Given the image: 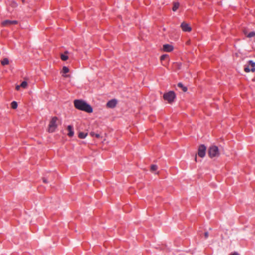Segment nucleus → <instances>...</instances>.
I'll return each mask as SVG.
<instances>
[{"mask_svg": "<svg viewBox=\"0 0 255 255\" xmlns=\"http://www.w3.org/2000/svg\"><path fill=\"white\" fill-rule=\"evenodd\" d=\"M68 51H65L64 54H62L61 55V59L63 61H66L68 59V56L67 55Z\"/></svg>", "mask_w": 255, "mask_h": 255, "instance_id": "nucleus-12", "label": "nucleus"}, {"mask_svg": "<svg viewBox=\"0 0 255 255\" xmlns=\"http://www.w3.org/2000/svg\"><path fill=\"white\" fill-rule=\"evenodd\" d=\"M157 169V166L156 165H152L150 167V170L152 171H156Z\"/></svg>", "mask_w": 255, "mask_h": 255, "instance_id": "nucleus-20", "label": "nucleus"}, {"mask_svg": "<svg viewBox=\"0 0 255 255\" xmlns=\"http://www.w3.org/2000/svg\"><path fill=\"white\" fill-rule=\"evenodd\" d=\"M11 108H12L13 109H16L17 107V103L15 101L12 102L11 103Z\"/></svg>", "mask_w": 255, "mask_h": 255, "instance_id": "nucleus-18", "label": "nucleus"}, {"mask_svg": "<svg viewBox=\"0 0 255 255\" xmlns=\"http://www.w3.org/2000/svg\"><path fill=\"white\" fill-rule=\"evenodd\" d=\"M9 63V60L7 58H5L1 61V64L2 65L4 66L8 65Z\"/></svg>", "mask_w": 255, "mask_h": 255, "instance_id": "nucleus-16", "label": "nucleus"}, {"mask_svg": "<svg viewBox=\"0 0 255 255\" xmlns=\"http://www.w3.org/2000/svg\"><path fill=\"white\" fill-rule=\"evenodd\" d=\"M173 50V47L172 45L166 44L163 46V50L165 52H169Z\"/></svg>", "mask_w": 255, "mask_h": 255, "instance_id": "nucleus-10", "label": "nucleus"}, {"mask_svg": "<svg viewBox=\"0 0 255 255\" xmlns=\"http://www.w3.org/2000/svg\"><path fill=\"white\" fill-rule=\"evenodd\" d=\"M230 255H239L237 253L235 252L233 254H231Z\"/></svg>", "mask_w": 255, "mask_h": 255, "instance_id": "nucleus-28", "label": "nucleus"}, {"mask_svg": "<svg viewBox=\"0 0 255 255\" xmlns=\"http://www.w3.org/2000/svg\"><path fill=\"white\" fill-rule=\"evenodd\" d=\"M69 71V68L67 67L64 66L62 68V72L63 73H67Z\"/></svg>", "mask_w": 255, "mask_h": 255, "instance_id": "nucleus-19", "label": "nucleus"}, {"mask_svg": "<svg viewBox=\"0 0 255 255\" xmlns=\"http://www.w3.org/2000/svg\"><path fill=\"white\" fill-rule=\"evenodd\" d=\"M20 87V85H17L15 88L16 90L17 91L19 90Z\"/></svg>", "mask_w": 255, "mask_h": 255, "instance_id": "nucleus-27", "label": "nucleus"}, {"mask_svg": "<svg viewBox=\"0 0 255 255\" xmlns=\"http://www.w3.org/2000/svg\"><path fill=\"white\" fill-rule=\"evenodd\" d=\"M87 133H85L84 132H80L79 133V134H78V137L80 138H81V139H83L84 138L86 137V136H87Z\"/></svg>", "mask_w": 255, "mask_h": 255, "instance_id": "nucleus-17", "label": "nucleus"}, {"mask_svg": "<svg viewBox=\"0 0 255 255\" xmlns=\"http://www.w3.org/2000/svg\"><path fill=\"white\" fill-rule=\"evenodd\" d=\"M8 10L10 11V8L8 7Z\"/></svg>", "mask_w": 255, "mask_h": 255, "instance_id": "nucleus-29", "label": "nucleus"}, {"mask_svg": "<svg viewBox=\"0 0 255 255\" xmlns=\"http://www.w3.org/2000/svg\"><path fill=\"white\" fill-rule=\"evenodd\" d=\"M117 104V101L116 99H112L108 102L107 107L109 108H115Z\"/></svg>", "mask_w": 255, "mask_h": 255, "instance_id": "nucleus-9", "label": "nucleus"}, {"mask_svg": "<svg viewBox=\"0 0 255 255\" xmlns=\"http://www.w3.org/2000/svg\"><path fill=\"white\" fill-rule=\"evenodd\" d=\"M58 120V119L57 117H53L52 118L48 126V131L49 132H53L55 131L56 128H57L56 123Z\"/></svg>", "mask_w": 255, "mask_h": 255, "instance_id": "nucleus-3", "label": "nucleus"}, {"mask_svg": "<svg viewBox=\"0 0 255 255\" xmlns=\"http://www.w3.org/2000/svg\"><path fill=\"white\" fill-rule=\"evenodd\" d=\"M208 153L211 158L218 157L220 155L218 147L215 145H212L209 147Z\"/></svg>", "mask_w": 255, "mask_h": 255, "instance_id": "nucleus-4", "label": "nucleus"}, {"mask_svg": "<svg viewBox=\"0 0 255 255\" xmlns=\"http://www.w3.org/2000/svg\"><path fill=\"white\" fill-rule=\"evenodd\" d=\"M42 180H43V182L45 183H48V181L47 180V179L45 178H42Z\"/></svg>", "mask_w": 255, "mask_h": 255, "instance_id": "nucleus-26", "label": "nucleus"}, {"mask_svg": "<svg viewBox=\"0 0 255 255\" xmlns=\"http://www.w3.org/2000/svg\"><path fill=\"white\" fill-rule=\"evenodd\" d=\"M181 27L182 30L184 32H190L192 30V28L190 25L184 22L181 23Z\"/></svg>", "mask_w": 255, "mask_h": 255, "instance_id": "nucleus-8", "label": "nucleus"}, {"mask_svg": "<svg viewBox=\"0 0 255 255\" xmlns=\"http://www.w3.org/2000/svg\"><path fill=\"white\" fill-rule=\"evenodd\" d=\"M74 105L75 107L78 110L86 112L88 113L93 112L92 107L82 100H74Z\"/></svg>", "mask_w": 255, "mask_h": 255, "instance_id": "nucleus-1", "label": "nucleus"}, {"mask_svg": "<svg viewBox=\"0 0 255 255\" xmlns=\"http://www.w3.org/2000/svg\"><path fill=\"white\" fill-rule=\"evenodd\" d=\"M20 85V87H21L23 88H25L27 87V83L26 81H23Z\"/></svg>", "mask_w": 255, "mask_h": 255, "instance_id": "nucleus-21", "label": "nucleus"}, {"mask_svg": "<svg viewBox=\"0 0 255 255\" xmlns=\"http://www.w3.org/2000/svg\"><path fill=\"white\" fill-rule=\"evenodd\" d=\"M168 57V55L167 54H164V55H162L160 57V60L161 61L162 60H164V59H165L166 58H167Z\"/></svg>", "mask_w": 255, "mask_h": 255, "instance_id": "nucleus-23", "label": "nucleus"}, {"mask_svg": "<svg viewBox=\"0 0 255 255\" xmlns=\"http://www.w3.org/2000/svg\"><path fill=\"white\" fill-rule=\"evenodd\" d=\"M67 129L69 131V132L68 133V135L70 137L73 136L74 135V133L73 127L71 125L68 126Z\"/></svg>", "mask_w": 255, "mask_h": 255, "instance_id": "nucleus-11", "label": "nucleus"}, {"mask_svg": "<svg viewBox=\"0 0 255 255\" xmlns=\"http://www.w3.org/2000/svg\"><path fill=\"white\" fill-rule=\"evenodd\" d=\"M244 32L245 34L247 35V37H249V38H251V37H252L255 36V32H254V31L251 32L247 34L246 30H244Z\"/></svg>", "mask_w": 255, "mask_h": 255, "instance_id": "nucleus-14", "label": "nucleus"}, {"mask_svg": "<svg viewBox=\"0 0 255 255\" xmlns=\"http://www.w3.org/2000/svg\"><path fill=\"white\" fill-rule=\"evenodd\" d=\"M204 236H205V239H207V238L208 237V236H209V234H208V232H205V233H204Z\"/></svg>", "mask_w": 255, "mask_h": 255, "instance_id": "nucleus-25", "label": "nucleus"}, {"mask_svg": "<svg viewBox=\"0 0 255 255\" xmlns=\"http://www.w3.org/2000/svg\"><path fill=\"white\" fill-rule=\"evenodd\" d=\"M90 134H91L92 136H96V137H97V138H99V137H100V134H99L95 133H94V132H91L90 133Z\"/></svg>", "mask_w": 255, "mask_h": 255, "instance_id": "nucleus-22", "label": "nucleus"}, {"mask_svg": "<svg viewBox=\"0 0 255 255\" xmlns=\"http://www.w3.org/2000/svg\"><path fill=\"white\" fill-rule=\"evenodd\" d=\"M206 147L204 144L199 145L198 150V155L200 157H204L205 155Z\"/></svg>", "mask_w": 255, "mask_h": 255, "instance_id": "nucleus-6", "label": "nucleus"}, {"mask_svg": "<svg viewBox=\"0 0 255 255\" xmlns=\"http://www.w3.org/2000/svg\"><path fill=\"white\" fill-rule=\"evenodd\" d=\"M11 5L12 7L14 8L17 6V4L15 1H12L11 2Z\"/></svg>", "mask_w": 255, "mask_h": 255, "instance_id": "nucleus-24", "label": "nucleus"}, {"mask_svg": "<svg viewBox=\"0 0 255 255\" xmlns=\"http://www.w3.org/2000/svg\"><path fill=\"white\" fill-rule=\"evenodd\" d=\"M177 86L178 87L181 88L182 90V91L184 92L187 91V88L184 86L181 83H178Z\"/></svg>", "mask_w": 255, "mask_h": 255, "instance_id": "nucleus-13", "label": "nucleus"}, {"mask_svg": "<svg viewBox=\"0 0 255 255\" xmlns=\"http://www.w3.org/2000/svg\"><path fill=\"white\" fill-rule=\"evenodd\" d=\"M163 97L164 100L167 101L168 103L171 104L174 102L176 98V94L174 91H170L164 93Z\"/></svg>", "mask_w": 255, "mask_h": 255, "instance_id": "nucleus-2", "label": "nucleus"}, {"mask_svg": "<svg viewBox=\"0 0 255 255\" xmlns=\"http://www.w3.org/2000/svg\"><path fill=\"white\" fill-rule=\"evenodd\" d=\"M248 65L245 66L244 68V71L246 72H249L250 71H255V63L252 60H250L248 62Z\"/></svg>", "mask_w": 255, "mask_h": 255, "instance_id": "nucleus-5", "label": "nucleus"}, {"mask_svg": "<svg viewBox=\"0 0 255 255\" xmlns=\"http://www.w3.org/2000/svg\"><path fill=\"white\" fill-rule=\"evenodd\" d=\"M17 23L18 21L17 20H5L2 22L1 24L3 26H7L11 25L17 24Z\"/></svg>", "mask_w": 255, "mask_h": 255, "instance_id": "nucleus-7", "label": "nucleus"}, {"mask_svg": "<svg viewBox=\"0 0 255 255\" xmlns=\"http://www.w3.org/2000/svg\"><path fill=\"white\" fill-rule=\"evenodd\" d=\"M22 1H24V0H22Z\"/></svg>", "mask_w": 255, "mask_h": 255, "instance_id": "nucleus-30", "label": "nucleus"}, {"mask_svg": "<svg viewBox=\"0 0 255 255\" xmlns=\"http://www.w3.org/2000/svg\"><path fill=\"white\" fill-rule=\"evenodd\" d=\"M179 3L178 2H174L173 3V6L172 7V10L174 11H175L177 10V9L179 8Z\"/></svg>", "mask_w": 255, "mask_h": 255, "instance_id": "nucleus-15", "label": "nucleus"}]
</instances>
